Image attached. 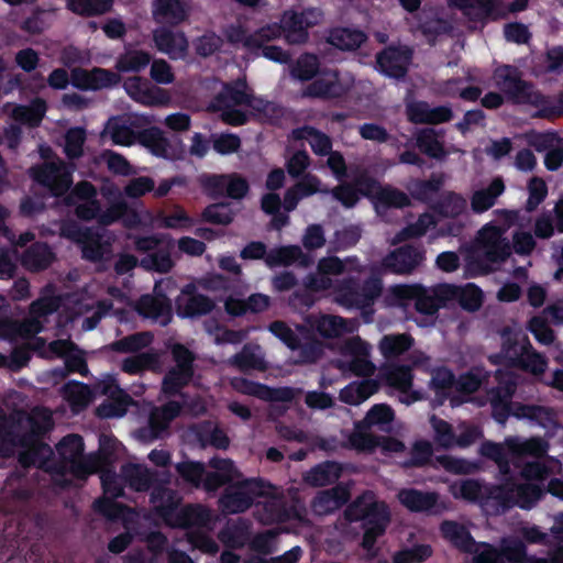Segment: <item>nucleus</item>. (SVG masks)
I'll use <instances>...</instances> for the list:
<instances>
[{"label":"nucleus","mask_w":563,"mask_h":563,"mask_svg":"<svg viewBox=\"0 0 563 563\" xmlns=\"http://www.w3.org/2000/svg\"><path fill=\"white\" fill-rule=\"evenodd\" d=\"M85 443L81 435L70 433L65 435L57 444L58 461L48 467L51 472L64 476L67 473L75 478L85 481L97 472L98 460L95 456H84Z\"/></svg>","instance_id":"obj_1"},{"label":"nucleus","mask_w":563,"mask_h":563,"mask_svg":"<svg viewBox=\"0 0 563 563\" xmlns=\"http://www.w3.org/2000/svg\"><path fill=\"white\" fill-rule=\"evenodd\" d=\"M322 19V12L316 8H307L301 11L285 10L278 23L265 25L267 41L272 42L280 36L290 45H301L309 41V29L318 25Z\"/></svg>","instance_id":"obj_2"},{"label":"nucleus","mask_w":563,"mask_h":563,"mask_svg":"<svg viewBox=\"0 0 563 563\" xmlns=\"http://www.w3.org/2000/svg\"><path fill=\"white\" fill-rule=\"evenodd\" d=\"M338 301L349 308L364 309L372 306L383 291L379 277L371 276L361 283L358 277L347 276L338 282L335 289Z\"/></svg>","instance_id":"obj_3"},{"label":"nucleus","mask_w":563,"mask_h":563,"mask_svg":"<svg viewBox=\"0 0 563 563\" xmlns=\"http://www.w3.org/2000/svg\"><path fill=\"white\" fill-rule=\"evenodd\" d=\"M29 174L40 186L46 188L52 197L62 198L73 187V169L60 158L33 165Z\"/></svg>","instance_id":"obj_4"},{"label":"nucleus","mask_w":563,"mask_h":563,"mask_svg":"<svg viewBox=\"0 0 563 563\" xmlns=\"http://www.w3.org/2000/svg\"><path fill=\"white\" fill-rule=\"evenodd\" d=\"M446 284H440L432 289H428L419 284L413 285H398L394 288V296L402 301L415 302V309L421 314L432 316L439 311L440 308L448 305V299L442 296V289Z\"/></svg>","instance_id":"obj_5"},{"label":"nucleus","mask_w":563,"mask_h":563,"mask_svg":"<svg viewBox=\"0 0 563 563\" xmlns=\"http://www.w3.org/2000/svg\"><path fill=\"white\" fill-rule=\"evenodd\" d=\"M261 486L260 479H245L229 485L219 498V507L229 515L244 512L252 507L254 496L261 495Z\"/></svg>","instance_id":"obj_6"},{"label":"nucleus","mask_w":563,"mask_h":563,"mask_svg":"<svg viewBox=\"0 0 563 563\" xmlns=\"http://www.w3.org/2000/svg\"><path fill=\"white\" fill-rule=\"evenodd\" d=\"M426 260V251L421 244L407 243L390 251L383 260L385 272L397 275H409Z\"/></svg>","instance_id":"obj_7"},{"label":"nucleus","mask_w":563,"mask_h":563,"mask_svg":"<svg viewBox=\"0 0 563 563\" xmlns=\"http://www.w3.org/2000/svg\"><path fill=\"white\" fill-rule=\"evenodd\" d=\"M412 58V51L407 46H388L377 54L379 70L395 79L404 78Z\"/></svg>","instance_id":"obj_8"},{"label":"nucleus","mask_w":563,"mask_h":563,"mask_svg":"<svg viewBox=\"0 0 563 563\" xmlns=\"http://www.w3.org/2000/svg\"><path fill=\"white\" fill-rule=\"evenodd\" d=\"M408 121L413 124L437 125L450 122L454 114L449 106L431 107L427 101L418 100L407 103Z\"/></svg>","instance_id":"obj_9"},{"label":"nucleus","mask_w":563,"mask_h":563,"mask_svg":"<svg viewBox=\"0 0 563 563\" xmlns=\"http://www.w3.org/2000/svg\"><path fill=\"white\" fill-rule=\"evenodd\" d=\"M194 285H186L175 300L176 312L181 318L206 316L214 309V302L206 295L195 292Z\"/></svg>","instance_id":"obj_10"},{"label":"nucleus","mask_w":563,"mask_h":563,"mask_svg":"<svg viewBox=\"0 0 563 563\" xmlns=\"http://www.w3.org/2000/svg\"><path fill=\"white\" fill-rule=\"evenodd\" d=\"M123 87L131 99L144 106H162L167 101L165 91L152 85L146 78L137 76L128 78Z\"/></svg>","instance_id":"obj_11"},{"label":"nucleus","mask_w":563,"mask_h":563,"mask_svg":"<svg viewBox=\"0 0 563 563\" xmlns=\"http://www.w3.org/2000/svg\"><path fill=\"white\" fill-rule=\"evenodd\" d=\"M451 8L459 9L471 22H484L504 18L497 11L498 0H448Z\"/></svg>","instance_id":"obj_12"},{"label":"nucleus","mask_w":563,"mask_h":563,"mask_svg":"<svg viewBox=\"0 0 563 563\" xmlns=\"http://www.w3.org/2000/svg\"><path fill=\"white\" fill-rule=\"evenodd\" d=\"M155 47L172 59L181 58L188 51V40L184 32H175L166 26L153 31Z\"/></svg>","instance_id":"obj_13"},{"label":"nucleus","mask_w":563,"mask_h":563,"mask_svg":"<svg viewBox=\"0 0 563 563\" xmlns=\"http://www.w3.org/2000/svg\"><path fill=\"white\" fill-rule=\"evenodd\" d=\"M152 14L156 23L169 26H178L189 16L184 0H153Z\"/></svg>","instance_id":"obj_14"},{"label":"nucleus","mask_w":563,"mask_h":563,"mask_svg":"<svg viewBox=\"0 0 563 563\" xmlns=\"http://www.w3.org/2000/svg\"><path fill=\"white\" fill-rule=\"evenodd\" d=\"M442 296L449 302H457L462 309L468 312L477 311L483 303V291L473 283L465 286L446 284L442 289Z\"/></svg>","instance_id":"obj_15"},{"label":"nucleus","mask_w":563,"mask_h":563,"mask_svg":"<svg viewBox=\"0 0 563 563\" xmlns=\"http://www.w3.org/2000/svg\"><path fill=\"white\" fill-rule=\"evenodd\" d=\"M154 514L161 518L166 526L173 520L180 505L177 493L162 484L153 487L150 496Z\"/></svg>","instance_id":"obj_16"},{"label":"nucleus","mask_w":563,"mask_h":563,"mask_svg":"<svg viewBox=\"0 0 563 563\" xmlns=\"http://www.w3.org/2000/svg\"><path fill=\"white\" fill-rule=\"evenodd\" d=\"M440 532L443 539L449 541L460 552L473 554L479 548V542H476L468 529L457 521H442Z\"/></svg>","instance_id":"obj_17"},{"label":"nucleus","mask_w":563,"mask_h":563,"mask_svg":"<svg viewBox=\"0 0 563 563\" xmlns=\"http://www.w3.org/2000/svg\"><path fill=\"white\" fill-rule=\"evenodd\" d=\"M494 78L498 88L514 102L529 88L517 67L503 65L495 69Z\"/></svg>","instance_id":"obj_18"},{"label":"nucleus","mask_w":563,"mask_h":563,"mask_svg":"<svg viewBox=\"0 0 563 563\" xmlns=\"http://www.w3.org/2000/svg\"><path fill=\"white\" fill-rule=\"evenodd\" d=\"M501 340L500 352L490 356L492 362L495 364L512 367L517 362L516 357H520L526 349H531V343L527 336L520 342L518 334L512 333L509 329L503 331Z\"/></svg>","instance_id":"obj_19"},{"label":"nucleus","mask_w":563,"mask_h":563,"mask_svg":"<svg viewBox=\"0 0 563 563\" xmlns=\"http://www.w3.org/2000/svg\"><path fill=\"white\" fill-rule=\"evenodd\" d=\"M56 255L46 242H34L22 253L21 265L29 272L38 273L48 268Z\"/></svg>","instance_id":"obj_20"},{"label":"nucleus","mask_w":563,"mask_h":563,"mask_svg":"<svg viewBox=\"0 0 563 563\" xmlns=\"http://www.w3.org/2000/svg\"><path fill=\"white\" fill-rule=\"evenodd\" d=\"M211 520L210 510L200 504H188L178 509L168 527L189 529L206 527Z\"/></svg>","instance_id":"obj_21"},{"label":"nucleus","mask_w":563,"mask_h":563,"mask_svg":"<svg viewBox=\"0 0 563 563\" xmlns=\"http://www.w3.org/2000/svg\"><path fill=\"white\" fill-rule=\"evenodd\" d=\"M136 311L144 318L161 319L162 325H167L172 319V301L165 295H143L136 302Z\"/></svg>","instance_id":"obj_22"},{"label":"nucleus","mask_w":563,"mask_h":563,"mask_svg":"<svg viewBox=\"0 0 563 563\" xmlns=\"http://www.w3.org/2000/svg\"><path fill=\"white\" fill-rule=\"evenodd\" d=\"M512 478L503 484H486L485 507H494L496 512H505L516 506Z\"/></svg>","instance_id":"obj_23"},{"label":"nucleus","mask_w":563,"mask_h":563,"mask_svg":"<svg viewBox=\"0 0 563 563\" xmlns=\"http://www.w3.org/2000/svg\"><path fill=\"white\" fill-rule=\"evenodd\" d=\"M347 487L336 485L330 489L321 490L313 498L312 508L316 514L328 515L343 507L350 499Z\"/></svg>","instance_id":"obj_24"},{"label":"nucleus","mask_w":563,"mask_h":563,"mask_svg":"<svg viewBox=\"0 0 563 563\" xmlns=\"http://www.w3.org/2000/svg\"><path fill=\"white\" fill-rule=\"evenodd\" d=\"M505 183L501 177H495L486 188L475 190L471 196V209L474 213L481 214L493 208L504 191Z\"/></svg>","instance_id":"obj_25"},{"label":"nucleus","mask_w":563,"mask_h":563,"mask_svg":"<svg viewBox=\"0 0 563 563\" xmlns=\"http://www.w3.org/2000/svg\"><path fill=\"white\" fill-rule=\"evenodd\" d=\"M309 325L324 339H336L344 333L351 332L347 320L340 316L321 314L308 318Z\"/></svg>","instance_id":"obj_26"},{"label":"nucleus","mask_w":563,"mask_h":563,"mask_svg":"<svg viewBox=\"0 0 563 563\" xmlns=\"http://www.w3.org/2000/svg\"><path fill=\"white\" fill-rule=\"evenodd\" d=\"M400 504L411 512H429L438 501V494L416 488H402L398 493Z\"/></svg>","instance_id":"obj_27"},{"label":"nucleus","mask_w":563,"mask_h":563,"mask_svg":"<svg viewBox=\"0 0 563 563\" xmlns=\"http://www.w3.org/2000/svg\"><path fill=\"white\" fill-rule=\"evenodd\" d=\"M192 431L202 448L227 450L230 445V438L225 431L210 420L196 424Z\"/></svg>","instance_id":"obj_28"},{"label":"nucleus","mask_w":563,"mask_h":563,"mask_svg":"<svg viewBox=\"0 0 563 563\" xmlns=\"http://www.w3.org/2000/svg\"><path fill=\"white\" fill-rule=\"evenodd\" d=\"M140 145L161 158H170V143L158 126H148L139 131Z\"/></svg>","instance_id":"obj_29"},{"label":"nucleus","mask_w":563,"mask_h":563,"mask_svg":"<svg viewBox=\"0 0 563 563\" xmlns=\"http://www.w3.org/2000/svg\"><path fill=\"white\" fill-rule=\"evenodd\" d=\"M441 134L433 128H423L417 131L415 141L418 150L426 156L443 161L448 156V152L443 142L440 140Z\"/></svg>","instance_id":"obj_30"},{"label":"nucleus","mask_w":563,"mask_h":563,"mask_svg":"<svg viewBox=\"0 0 563 563\" xmlns=\"http://www.w3.org/2000/svg\"><path fill=\"white\" fill-rule=\"evenodd\" d=\"M507 445L511 456L514 457V461H520L527 456L541 459L547 455L549 450V443L542 438L538 437L527 440H508Z\"/></svg>","instance_id":"obj_31"},{"label":"nucleus","mask_w":563,"mask_h":563,"mask_svg":"<svg viewBox=\"0 0 563 563\" xmlns=\"http://www.w3.org/2000/svg\"><path fill=\"white\" fill-rule=\"evenodd\" d=\"M123 475L129 487L135 492H147L157 485V473L142 464L126 465Z\"/></svg>","instance_id":"obj_32"},{"label":"nucleus","mask_w":563,"mask_h":563,"mask_svg":"<svg viewBox=\"0 0 563 563\" xmlns=\"http://www.w3.org/2000/svg\"><path fill=\"white\" fill-rule=\"evenodd\" d=\"M443 185V175L433 173L428 179H412L407 189L415 200L429 203L439 194Z\"/></svg>","instance_id":"obj_33"},{"label":"nucleus","mask_w":563,"mask_h":563,"mask_svg":"<svg viewBox=\"0 0 563 563\" xmlns=\"http://www.w3.org/2000/svg\"><path fill=\"white\" fill-rule=\"evenodd\" d=\"M342 473L341 465L335 461H324L311 467L303 476V481L312 487H323L339 479Z\"/></svg>","instance_id":"obj_34"},{"label":"nucleus","mask_w":563,"mask_h":563,"mask_svg":"<svg viewBox=\"0 0 563 563\" xmlns=\"http://www.w3.org/2000/svg\"><path fill=\"white\" fill-rule=\"evenodd\" d=\"M53 421L51 415H45L43 419L36 420L30 419V430L19 437V444L21 446H37L43 448L49 455H53V451L48 444H45L41 439L51 431Z\"/></svg>","instance_id":"obj_35"},{"label":"nucleus","mask_w":563,"mask_h":563,"mask_svg":"<svg viewBox=\"0 0 563 563\" xmlns=\"http://www.w3.org/2000/svg\"><path fill=\"white\" fill-rule=\"evenodd\" d=\"M70 235L81 245V253L85 260L99 262L103 256V247L100 236L92 230L76 228Z\"/></svg>","instance_id":"obj_36"},{"label":"nucleus","mask_w":563,"mask_h":563,"mask_svg":"<svg viewBox=\"0 0 563 563\" xmlns=\"http://www.w3.org/2000/svg\"><path fill=\"white\" fill-rule=\"evenodd\" d=\"M418 364V360H415L412 365L390 363L385 368V378L387 384L401 393H407L412 387V366Z\"/></svg>","instance_id":"obj_37"},{"label":"nucleus","mask_w":563,"mask_h":563,"mask_svg":"<svg viewBox=\"0 0 563 563\" xmlns=\"http://www.w3.org/2000/svg\"><path fill=\"white\" fill-rule=\"evenodd\" d=\"M267 33H271L268 27H261L252 34H246L242 26H232L229 32L227 31V38L230 43H242L243 46L250 52H256L263 43L267 41Z\"/></svg>","instance_id":"obj_38"},{"label":"nucleus","mask_w":563,"mask_h":563,"mask_svg":"<svg viewBox=\"0 0 563 563\" xmlns=\"http://www.w3.org/2000/svg\"><path fill=\"white\" fill-rule=\"evenodd\" d=\"M250 92L247 91V84L244 79H236L235 81L228 82L223 86L222 90L218 92L211 102L245 106L249 102Z\"/></svg>","instance_id":"obj_39"},{"label":"nucleus","mask_w":563,"mask_h":563,"mask_svg":"<svg viewBox=\"0 0 563 563\" xmlns=\"http://www.w3.org/2000/svg\"><path fill=\"white\" fill-rule=\"evenodd\" d=\"M418 30L430 44H434L439 36L450 34L453 31V25L446 19L423 12L418 19Z\"/></svg>","instance_id":"obj_40"},{"label":"nucleus","mask_w":563,"mask_h":563,"mask_svg":"<svg viewBox=\"0 0 563 563\" xmlns=\"http://www.w3.org/2000/svg\"><path fill=\"white\" fill-rule=\"evenodd\" d=\"M466 199L455 191H446L432 205V210L443 218H457L466 210Z\"/></svg>","instance_id":"obj_41"},{"label":"nucleus","mask_w":563,"mask_h":563,"mask_svg":"<svg viewBox=\"0 0 563 563\" xmlns=\"http://www.w3.org/2000/svg\"><path fill=\"white\" fill-rule=\"evenodd\" d=\"M366 41V35L360 30L349 27H336L330 32L328 42L341 49L353 51L358 48Z\"/></svg>","instance_id":"obj_42"},{"label":"nucleus","mask_w":563,"mask_h":563,"mask_svg":"<svg viewBox=\"0 0 563 563\" xmlns=\"http://www.w3.org/2000/svg\"><path fill=\"white\" fill-rule=\"evenodd\" d=\"M296 139H306L312 152L318 156H327L332 151V140L324 132L311 125L295 131Z\"/></svg>","instance_id":"obj_43"},{"label":"nucleus","mask_w":563,"mask_h":563,"mask_svg":"<svg viewBox=\"0 0 563 563\" xmlns=\"http://www.w3.org/2000/svg\"><path fill=\"white\" fill-rule=\"evenodd\" d=\"M153 341L151 332H136L113 341L103 349L117 353H137L147 347Z\"/></svg>","instance_id":"obj_44"},{"label":"nucleus","mask_w":563,"mask_h":563,"mask_svg":"<svg viewBox=\"0 0 563 563\" xmlns=\"http://www.w3.org/2000/svg\"><path fill=\"white\" fill-rule=\"evenodd\" d=\"M512 488L516 506L521 509H531L545 495V489L534 483L517 484L512 478Z\"/></svg>","instance_id":"obj_45"},{"label":"nucleus","mask_w":563,"mask_h":563,"mask_svg":"<svg viewBox=\"0 0 563 563\" xmlns=\"http://www.w3.org/2000/svg\"><path fill=\"white\" fill-rule=\"evenodd\" d=\"M132 402V397L125 390L119 391V394L110 396L108 401L100 404L96 413L102 419L121 418L126 413Z\"/></svg>","instance_id":"obj_46"},{"label":"nucleus","mask_w":563,"mask_h":563,"mask_svg":"<svg viewBox=\"0 0 563 563\" xmlns=\"http://www.w3.org/2000/svg\"><path fill=\"white\" fill-rule=\"evenodd\" d=\"M159 366V356L155 352H142L133 356L125 357L121 369L130 375H139L145 371H155Z\"/></svg>","instance_id":"obj_47"},{"label":"nucleus","mask_w":563,"mask_h":563,"mask_svg":"<svg viewBox=\"0 0 563 563\" xmlns=\"http://www.w3.org/2000/svg\"><path fill=\"white\" fill-rule=\"evenodd\" d=\"M113 0H66V8L85 18L102 15L112 9Z\"/></svg>","instance_id":"obj_48"},{"label":"nucleus","mask_w":563,"mask_h":563,"mask_svg":"<svg viewBox=\"0 0 563 563\" xmlns=\"http://www.w3.org/2000/svg\"><path fill=\"white\" fill-rule=\"evenodd\" d=\"M46 109V102L37 98L30 106H16L12 111V115L15 121L31 128H36L41 124Z\"/></svg>","instance_id":"obj_49"},{"label":"nucleus","mask_w":563,"mask_h":563,"mask_svg":"<svg viewBox=\"0 0 563 563\" xmlns=\"http://www.w3.org/2000/svg\"><path fill=\"white\" fill-rule=\"evenodd\" d=\"M140 119H130L129 124L113 123L109 126L111 140L117 145L131 146L139 142Z\"/></svg>","instance_id":"obj_50"},{"label":"nucleus","mask_w":563,"mask_h":563,"mask_svg":"<svg viewBox=\"0 0 563 563\" xmlns=\"http://www.w3.org/2000/svg\"><path fill=\"white\" fill-rule=\"evenodd\" d=\"M412 344L410 334H388L380 340L379 350L386 360H391L409 351Z\"/></svg>","instance_id":"obj_51"},{"label":"nucleus","mask_w":563,"mask_h":563,"mask_svg":"<svg viewBox=\"0 0 563 563\" xmlns=\"http://www.w3.org/2000/svg\"><path fill=\"white\" fill-rule=\"evenodd\" d=\"M141 266L147 271L166 274L170 272L174 262L170 256L169 245H159L154 252L146 254L141 260Z\"/></svg>","instance_id":"obj_52"},{"label":"nucleus","mask_w":563,"mask_h":563,"mask_svg":"<svg viewBox=\"0 0 563 563\" xmlns=\"http://www.w3.org/2000/svg\"><path fill=\"white\" fill-rule=\"evenodd\" d=\"M195 374L170 367L163 377L162 393L166 397H175L181 394L183 388L188 386Z\"/></svg>","instance_id":"obj_53"},{"label":"nucleus","mask_w":563,"mask_h":563,"mask_svg":"<svg viewBox=\"0 0 563 563\" xmlns=\"http://www.w3.org/2000/svg\"><path fill=\"white\" fill-rule=\"evenodd\" d=\"M395 419V411L387 404L374 405L365 415L364 419L356 422L358 429H369L378 426L383 429L384 426L390 424Z\"/></svg>","instance_id":"obj_54"},{"label":"nucleus","mask_w":563,"mask_h":563,"mask_svg":"<svg viewBox=\"0 0 563 563\" xmlns=\"http://www.w3.org/2000/svg\"><path fill=\"white\" fill-rule=\"evenodd\" d=\"M346 90L339 79H324L319 78L312 81L308 88L307 93L311 97L322 99H335L345 95Z\"/></svg>","instance_id":"obj_55"},{"label":"nucleus","mask_w":563,"mask_h":563,"mask_svg":"<svg viewBox=\"0 0 563 563\" xmlns=\"http://www.w3.org/2000/svg\"><path fill=\"white\" fill-rule=\"evenodd\" d=\"M505 563H528L532 555L528 554L526 543L518 538H505L498 548Z\"/></svg>","instance_id":"obj_56"},{"label":"nucleus","mask_w":563,"mask_h":563,"mask_svg":"<svg viewBox=\"0 0 563 563\" xmlns=\"http://www.w3.org/2000/svg\"><path fill=\"white\" fill-rule=\"evenodd\" d=\"M516 361L512 368H518L533 375H542L548 367L547 358L536 352L532 346L531 349H526L520 357H516Z\"/></svg>","instance_id":"obj_57"},{"label":"nucleus","mask_w":563,"mask_h":563,"mask_svg":"<svg viewBox=\"0 0 563 563\" xmlns=\"http://www.w3.org/2000/svg\"><path fill=\"white\" fill-rule=\"evenodd\" d=\"M152 56L148 52L142 49L129 51L121 55L117 62V69L121 73H139L150 63Z\"/></svg>","instance_id":"obj_58"},{"label":"nucleus","mask_w":563,"mask_h":563,"mask_svg":"<svg viewBox=\"0 0 563 563\" xmlns=\"http://www.w3.org/2000/svg\"><path fill=\"white\" fill-rule=\"evenodd\" d=\"M410 206V199L408 195L395 187L389 185L383 186L379 190V196L377 202H375V208H397L402 209Z\"/></svg>","instance_id":"obj_59"},{"label":"nucleus","mask_w":563,"mask_h":563,"mask_svg":"<svg viewBox=\"0 0 563 563\" xmlns=\"http://www.w3.org/2000/svg\"><path fill=\"white\" fill-rule=\"evenodd\" d=\"M232 364L241 372L266 369L265 360L256 354L250 344H245L239 353L232 356Z\"/></svg>","instance_id":"obj_60"},{"label":"nucleus","mask_w":563,"mask_h":563,"mask_svg":"<svg viewBox=\"0 0 563 563\" xmlns=\"http://www.w3.org/2000/svg\"><path fill=\"white\" fill-rule=\"evenodd\" d=\"M433 455L432 444L428 440H417L410 450V457L402 463L405 468H418L428 465Z\"/></svg>","instance_id":"obj_61"},{"label":"nucleus","mask_w":563,"mask_h":563,"mask_svg":"<svg viewBox=\"0 0 563 563\" xmlns=\"http://www.w3.org/2000/svg\"><path fill=\"white\" fill-rule=\"evenodd\" d=\"M86 142V130L81 126H75L67 130L65 134L64 153L69 159H78L84 154Z\"/></svg>","instance_id":"obj_62"},{"label":"nucleus","mask_w":563,"mask_h":563,"mask_svg":"<svg viewBox=\"0 0 563 563\" xmlns=\"http://www.w3.org/2000/svg\"><path fill=\"white\" fill-rule=\"evenodd\" d=\"M201 218L205 222L228 225L234 220V212L227 202H217L207 206Z\"/></svg>","instance_id":"obj_63"},{"label":"nucleus","mask_w":563,"mask_h":563,"mask_svg":"<svg viewBox=\"0 0 563 563\" xmlns=\"http://www.w3.org/2000/svg\"><path fill=\"white\" fill-rule=\"evenodd\" d=\"M432 555L429 544H415L394 553L393 563H422Z\"/></svg>","instance_id":"obj_64"}]
</instances>
